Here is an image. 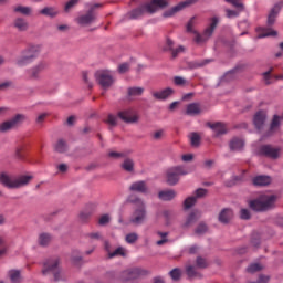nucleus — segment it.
I'll return each instance as SVG.
<instances>
[{"mask_svg":"<svg viewBox=\"0 0 283 283\" xmlns=\"http://www.w3.org/2000/svg\"><path fill=\"white\" fill-rule=\"evenodd\" d=\"M106 123L112 127H116L117 118L114 115H108Z\"/></svg>","mask_w":283,"mask_h":283,"instance_id":"obj_57","label":"nucleus"},{"mask_svg":"<svg viewBox=\"0 0 283 283\" xmlns=\"http://www.w3.org/2000/svg\"><path fill=\"white\" fill-rule=\"evenodd\" d=\"M14 128L11 119L0 124V132H10V129Z\"/></svg>","mask_w":283,"mask_h":283,"instance_id":"obj_41","label":"nucleus"},{"mask_svg":"<svg viewBox=\"0 0 283 283\" xmlns=\"http://www.w3.org/2000/svg\"><path fill=\"white\" fill-rule=\"evenodd\" d=\"M129 191H135L136 193H147L149 188L147 187V182L139 180L130 185Z\"/></svg>","mask_w":283,"mask_h":283,"instance_id":"obj_18","label":"nucleus"},{"mask_svg":"<svg viewBox=\"0 0 283 283\" xmlns=\"http://www.w3.org/2000/svg\"><path fill=\"white\" fill-rule=\"evenodd\" d=\"M103 4L101 3H95V4H86V8L88 10L86 13L81 14L75 19L77 25H82V28H87V25H92V23H95L97 13H96V8H102Z\"/></svg>","mask_w":283,"mask_h":283,"instance_id":"obj_5","label":"nucleus"},{"mask_svg":"<svg viewBox=\"0 0 283 283\" xmlns=\"http://www.w3.org/2000/svg\"><path fill=\"white\" fill-rule=\"evenodd\" d=\"M218 23H220V18L212 17L210 19L209 25L203 30L202 34L195 32L193 41L198 43V45L202 43H207L210 36H213V32H216V29L218 28Z\"/></svg>","mask_w":283,"mask_h":283,"instance_id":"obj_6","label":"nucleus"},{"mask_svg":"<svg viewBox=\"0 0 283 283\" xmlns=\"http://www.w3.org/2000/svg\"><path fill=\"white\" fill-rule=\"evenodd\" d=\"M9 277L11 282L18 283L21 280V272H19V270H11L9 272Z\"/></svg>","mask_w":283,"mask_h":283,"instance_id":"obj_36","label":"nucleus"},{"mask_svg":"<svg viewBox=\"0 0 283 283\" xmlns=\"http://www.w3.org/2000/svg\"><path fill=\"white\" fill-rule=\"evenodd\" d=\"M119 74H125L129 72V63H123L118 66Z\"/></svg>","mask_w":283,"mask_h":283,"instance_id":"obj_54","label":"nucleus"},{"mask_svg":"<svg viewBox=\"0 0 283 283\" xmlns=\"http://www.w3.org/2000/svg\"><path fill=\"white\" fill-rule=\"evenodd\" d=\"M91 217H92L91 212H81L80 213L81 222H87V220H90Z\"/></svg>","mask_w":283,"mask_h":283,"instance_id":"obj_58","label":"nucleus"},{"mask_svg":"<svg viewBox=\"0 0 283 283\" xmlns=\"http://www.w3.org/2000/svg\"><path fill=\"white\" fill-rule=\"evenodd\" d=\"M248 273H258V271H262V265L260 263H252L247 269Z\"/></svg>","mask_w":283,"mask_h":283,"instance_id":"obj_44","label":"nucleus"},{"mask_svg":"<svg viewBox=\"0 0 283 283\" xmlns=\"http://www.w3.org/2000/svg\"><path fill=\"white\" fill-rule=\"evenodd\" d=\"M78 1L81 0H70L69 2H66L64 10L65 12H70V10H72V8H74L75 6H78Z\"/></svg>","mask_w":283,"mask_h":283,"instance_id":"obj_47","label":"nucleus"},{"mask_svg":"<svg viewBox=\"0 0 283 283\" xmlns=\"http://www.w3.org/2000/svg\"><path fill=\"white\" fill-rule=\"evenodd\" d=\"M118 117L124 123H138V115L134 114V109H125L118 113Z\"/></svg>","mask_w":283,"mask_h":283,"instance_id":"obj_16","label":"nucleus"},{"mask_svg":"<svg viewBox=\"0 0 283 283\" xmlns=\"http://www.w3.org/2000/svg\"><path fill=\"white\" fill-rule=\"evenodd\" d=\"M117 255H125V249L117 248L113 252L108 253V258H116Z\"/></svg>","mask_w":283,"mask_h":283,"instance_id":"obj_48","label":"nucleus"},{"mask_svg":"<svg viewBox=\"0 0 283 283\" xmlns=\"http://www.w3.org/2000/svg\"><path fill=\"white\" fill-rule=\"evenodd\" d=\"M165 134V130H157L153 134L154 140H160Z\"/></svg>","mask_w":283,"mask_h":283,"instance_id":"obj_61","label":"nucleus"},{"mask_svg":"<svg viewBox=\"0 0 283 283\" xmlns=\"http://www.w3.org/2000/svg\"><path fill=\"white\" fill-rule=\"evenodd\" d=\"M240 218L241 220H249L251 218V212L249 209H241Z\"/></svg>","mask_w":283,"mask_h":283,"instance_id":"obj_55","label":"nucleus"},{"mask_svg":"<svg viewBox=\"0 0 283 283\" xmlns=\"http://www.w3.org/2000/svg\"><path fill=\"white\" fill-rule=\"evenodd\" d=\"M272 72H273V69L263 73V78H264L266 85H271V73Z\"/></svg>","mask_w":283,"mask_h":283,"instance_id":"obj_59","label":"nucleus"},{"mask_svg":"<svg viewBox=\"0 0 283 283\" xmlns=\"http://www.w3.org/2000/svg\"><path fill=\"white\" fill-rule=\"evenodd\" d=\"M144 92H145V88L143 87H138V86L129 87L127 90V98L128 101H135L136 98H138V96H143Z\"/></svg>","mask_w":283,"mask_h":283,"instance_id":"obj_21","label":"nucleus"},{"mask_svg":"<svg viewBox=\"0 0 283 283\" xmlns=\"http://www.w3.org/2000/svg\"><path fill=\"white\" fill-rule=\"evenodd\" d=\"M157 234L159 235V238H161V240L156 242L157 247H163V244H167L168 240H167V235H169V233L167 232H157Z\"/></svg>","mask_w":283,"mask_h":283,"instance_id":"obj_39","label":"nucleus"},{"mask_svg":"<svg viewBox=\"0 0 283 283\" xmlns=\"http://www.w3.org/2000/svg\"><path fill=\"white\" fill-rule=\"evenodd\" d=\"M59 264H60L59 258L46 260L42 269L43 275L53 273L55 282H61L65 280V276H63V272L59 270Z\"/></svg>","mask_w":283,"mask_h":283,"instance_id":"obj_7","label":"nucleus"},{"mask_svg":"<svg viewBox=\"0 0 283 283\" xmlns=\"http://www.w3.org/2000/svg\"><path fill=\"white\" fill-rule=\"evenodd\" d=\"M169 3L167 0H153L151 2L144 4L137 9L132 10L128 13L129 19H140L145 12H148L149 14H154L158 8H167Z\"/></svg>","mask_w":283,"mask_h":283,"instance_id":"obj_2","label":"nucleus"},{"mask_svg":"<svg viewBox=\"0 0 283 283\" xmlns=\"http://www.w3.org/2000/svg\"><path fill=\"white\" fill-rule=\"evenodd\" d=\"M259 154L265 158H271V160H277L280 154H282V148L273 147L272 145H262L259 148Z\"/></svg>","mask_w":283,"mask_h":283,"instance_id":"obj_11","label":"nucleus"},{"mask_svg":"<svg viewBox=\"0 0 283 283\" xmlns=\"http://www.w3.org/2000/svg\"><path fill=\"white\" fill-rule=\"evenodd\" d=\"M242 147H244V140H242L240 138H233L230 142L231 151H240V150H242Z\"/></svg>","mask_w":283,"mask_h":283,"instance_id":"obj_29","label":"nucleus"},{"mask_svg":"<svg viewBox=\"0 0 283 283\" xmlns=\"http://www.w3.org/2000/svg\"><path fill=\"white\" fill-rule=\"evenodd\" d=\"M32 180V176L22 175L20 177H12L6 172L0 174V182L3 187L8 189H21V187H25V185L30 184Z\"/></svg>","mask_w":283,"mask_h":283,"instance_id":"obj_3","label":"nucleus"},{"mask_svg":"<svg viewBox=\"0 0 283 283\" xmlns=\"http://www.w3.org/2000/svg\"><path fill=\"white\" fill-rule=\"evenodd\" d=\"M10 120L13 127H19V125H22V123H25V120H28V117L23 114H17Z\"/></svg>","mask_w":283,"mask_h":283,"instance_id":"obj_31","label":"nucleus"},{"mask_svg":"<svg viewBox=\"0 0 283 283\" xmlns=\"http://www.w3.org/2000/svg\"><path fill=\"white\" fill-rule=\"evenodd\" d=\"M210 129H213L217 136H222V134H227V126L220 122L214 124H209Z\"/></svg>","mask_w":283,"mask_h":283,"instance_id":"obj_25","label":"nucleus"},{"mask_svg":"<svg viewBox=\"0 0 283 283\" xmlns=\"http://www.w3.org/2000/svg\"><path fill=\"white\" fill-rule=\"evenodd\" d=\"M176 43L171 39H167L165 45L163 46L164 52H171V57L177 59L178 54L185 52V46L179 45L175 48Z\"/></svg>","mask_w":283,"mask_h":283,"instance_id":"obj_12","label":"nucleus"},{"mask_svg":"<svg viewBox=\"0 0 283 283\" xmlns=\"http://www.w3.org/2000/svg\"><path fill=\"white\" fill-rule=\"evenodd\" d=\"M122 169L124 171H127V174H133L134 171V159L132 158H125L124 161L120 165Z\"/></svg>","mask_w":283,"mask_h":283,"instance_id":"obj_30","label":"nucleus"},{"mask_svg":"<svg viewBox=\"0 0 283 283\" xmlns=\"http://www.w3.org/2000/svg\"><path fill=\"white\" fill-rule=\"evenodd\" d=\"M266 123V112L259 111L253 117V124L259 134L264 136V124Z\"/></svg>","mask_w":283,"mask_h":283,"instance_id":"obj_13","label":"nucleus"},{"mask_svg":"<svg viewBox=\"0 0 283 283\" xmlns=\"http://www.w3.org/2000/svg\"><path fill=\"white\" fill-rule=\"evenodd\" d=\"M232 219H233V210L229 208H224L219 213V222H221V224H229V222H231Z\"/></svg>","mask_w":283,"mask_h":283,"instance_id":"obj_19","label":"nucleus"},{"mask_svg":"<svg viewBox=\"0 0 283 283\" xmlns=\"http://www.w3.org/2000/svg\"><path fill=\"white\" fill-rule=\"evenodd\" d=\"M82 78H83L84 83H86V85H88V87H92V84L90 82V73L84 71L82 73Z\"/></svg>","mask_w":283,"mask_h":283,"instance_id":"obj_60","label":"nucleus"},{"mask_svg":"<svg viewBox=\"0 0 283 283\" xmlns=\"http://www.w3.org/2000/svg\"><path fill=\"white\" fill-rule=\"evenodd\" d=\"M140 275H145V271L140 268H135L123 271L119 277L123 282H128V280H136V277H140Z\"/></svg>","mask_w":283,"mask_h":283,"instance_id":"obj_14","label":"nucleus"},{"mask_svg":"<svg viewBox=\"0 0 283 283\" xmlns=\"http://www.w3.org/2000/svg\"><path fill=\"white\" fill-rule=\"evenodd\" d=\"M40 14H43L44 17H56V14H59V11H56L52 7H46L40 11Z\"/></svg>","mask_w":283,"mask_h":283,"instance_id":"obj_34","label":"nucleus"},{"mask_svg":"<svg viewBox=\"0 0 283 283\" xmlns=\"http://www.w3.org/2000/svg\"><path fill=\"white\" fill-rule=\"evenodd\" d=\"M158 198L159 200L168 202L169 200H174L176 198V192L175 190H163L159 191Z\"/></svg>","mask_w":283,"mask_h":283,"instance_id":"obj_26","label":"nucleus"},{"mask_svg":"<svg viewBox=\"0 0 283 283\" xmlns=\"http://www.w3.org/2000/svg\"><path fill=\"white\" fill-rule=\"evenodd\" d=\"M55 151L59 154H65L67 151V144L63 139H59L54 146Z\"/></svg>","mask_w":283,"mask_h":283,"instance_id":"obj_33","label":"nucleus"},{"mask_svg":"<svg viewBox=\"0 0 283 283\" xmlns=\"http://www.w3.org/2000/svg\"><path fill=\"white\" fill-rule=\"evenodd\" d=\"M254 187H266L271 182V177L266 175H260L252 179Z\"/></svg>","mask_w":283,"mask_h":283,"instance_id":"obj_22","label":"nucleus"},{"mask_svg":"<svg viewBox=\"0 0 283 283\" xmlns=\"http://www.w3.org/2000/svg\"><path fill=\"white\" fill-rule=\"evenodd\" d=\"M174 83H175V85L180 87L182 85H187V80H185V77H182V76H175Z\"/></svg>","mask_w":283,"mask_h":283,"instance_id":"obj_49","label":"nucleus"},{"mask_svg":"<svg viewBox=\"0 0 283 283\" xmlns=\"http://www.w3.org/2000/svg\"><path fill=\"white\" fill-rule=\"evenodd\" d=\"M88 240H103L101 232H91L87 234Z\"/></svg>","mask_w":283,"mask_h":283,"instance_id":"obj_50","label":"nucleus"},{"mask_svg":"<svg viewBox=\"0 0 283 283\" xmlns=\"http://www.w3.org/2000/svg\"><path fill=\"white\" fill-rule=\"evenodd\" d=\"M206 196H207V189H205V188L197 189L196 197H188L184 201L185 209H191V207H193V205H196L197 198H205Z\"/></svg>","mask_w":283,"mask_h":283,"instance_id":"obj_15","label":"nucleus"},{"mask_svg":"<svg viewBox=\"0 0 283 283\" xmlns=\"http://www.w3.org/2000/svg\"><path fill=\"white\" fill-rule=\"evenodd\" d=\"M200 218L199 211H192L186 219V221L182 224L184 229H189L191 224H195V222Z\"/></svg>","mask_w":283,"mask_h":283,"instance_id":"obj_23","label":"nucleus"},{"mask_svg":"<svg viewBox=\"0 0 283 283\" xmlns=\"http://www.w3.org/2000/svg\"><path fill=\"white\" fill-rule=\"evenodd\" d=\"M195 233L197 235H202L205 233H207V224L205 223H199L198 227L195 230Z\"/></svg>","mask_w":283,"mask_h":283,"instance_id":"obj_45","label":"nucleus"},{"mask_svg":"<svg viewBox=\"0 0 283 283\" xmlns=\"http://www.w3.org/2000/svg\"><path fill=\"white\" fill-rule=\"evenodd\" d=\"M172 94H174V88L167 87L165 90L154 92L153 96L154 98H156V101H167V98H169V96H171Z\"/></svg>","mask_w":283,"mask_h":283,"instance_id":"obj_20","label":"nucleus"},{"mask_svg":"<svg viewBox=\"0 0 283 283\" xmlns=\"http://www.w3.org/2000/svg\"><path fill=\"white\" fill-rule=\"evenodd\" d=\"M276 197L274 195H262L258 199L250 201L249 207L253 211H269L275 207Z\"/></svg>","mask_w":283,"mask_h":283,"instance_id":"obj_4","label":"nucleus"},{"mask_svg":"<svg viewBox=\"0 0 283 283\" xmlns=\"http://www.w3.org/2000/svg\"><path fill=\"white\" fill-rule=\"evenodd\" d=\"M127 244H134L138 241V234L136 232L128 233L125 238Z\"/></svg>","mask_w":283,"mask_h":283,"instance_id":"obj_42","label":"nucleus"},{"mask_svg":"<svg viewBox=\"0 0 283 283\" xmlns=\"http://www.w3.org/2000/svg\"><path fill=\"white\" fill-rule=\"evenodd\" d=\"M41 54V46L40 45H32L29 46L24 52L23 55L18 59L17 65L23 67V65H28V63H32L33 59H36Z\"/></svg>","mask_w":283,"mask_h":283,"instance_id":"obj_8","label":"nucleus"},{"mask_svg":"<svg viewBox=\"0 0 283 283\" xmlns=\"http://www.w3.org/2000/svg\"><path fill=\"white\" fill-rule=\"evenodd\" d=\"M108 222H109V214H103L98 220V224H101V227H105V224H108Z\"/></svg>","mask_w":283,"mask_h":283,"instance_id":"obj_53","label":"nucleus"},{"mask_svg":"<svg viewBox=\"0 0 283 283\" xmlns=\"http://www.w3.org/2000/svg\"><path fill=\"white\" fill-rule=\"evenodd\" d=\"M186 273H187L188 277H198V276H200V274L198 272H196V268H193V265H188L186 268Z\"/></svg>","mask_w":283,"mask_h":283,"instance_id":"obj_43","label":"nucleus"},{"mask_svg":"<svg viewBox=\"0 0 283 283\" xmlns=\"http://www.w3.org/2000/svg\"><path fill=\"white\" fill-rule=\"evenodd\" d=\"M189 174L185 167L177 166L168 169L167 171V182L170 186L178 185V180H180V176H187Z\"/></svg>","mask_w":283,"mask_h":283,"instance_id":"obj_10","label":"nucleus"},{"mask_svg":"<svg viewBox=\"0 0 283 283\" xmlns=\"http://www.w3.org/2000/svg\"><path fill=\"white\" fill-rule=\"evenodd\" d=\"M52 242V235L50 233H41L39 235V244L40 247H48Z\"/></svg>","mask_w":283,"mask_h":283,"instance_id":"obj_32","label":"nucleus"},{"mask_svg":"<svg viewBox=\"0 0 283 283\" xmlns=\"http://www.w3.org/2000/svg\"><path fill=\"white\" fill-rule=\"evenodd\" d=\"M234 8H239L240 10H244V4L240 2V0H234L233 2H230Z\"/></svg>","mask_w":283,"mask_h":283,"instance_id":"obj_63","label":"nucleus"},{"mask_svg":"<svg viewBox=\"0 0 283 283\" xmlns=\"http://www.w3.org/2000/svg\"><path fill=\"white\" fill-rule=\"evenodd\" d=\"M48 67V63L45 62H39L35 66L31 67L28 71L29 78H39V74L43 72Z\"/></svg>","mask_w":283,"mask_h":283,"instance_id":"obj_17","label":"nucleus"},{"mask_svg":"<svg viewBox=\"0 0 283 283\" xmlns=\"http://www.w3.org/2000/svg\"><path fill=\"white\" fill-rule=\"evenodd\" d=\"M190 143L192 147H198V145H200V135H198V133H192L190 135Z\"/></svg>","mask_w":283,"mask_h":283,"instance_id":"obj_40","label":"nucleus"},{"mask_svg":"<svg viewBox=\"0 0 283 283\" xmlns=\"http://www.w3.org/2000/svg\"><path fill=\"white\" fill-rule=\"evenodd\" d=\"M128 202L130 205H135L137 208L134 210L133 214L129 218V222L132 224H143L145 222V218H147V210L145 208V201L143 199L130 195L128 197Z\"/></svg>","mask_w":283,"mask_h":283,"instance_id":"obj_1","label":"nucleus"},{"mask_svg":"<svg viewBox=\"0 0 283 283\" xmlns=\"http://www.w3.org/2000/svg\"><path fill=\"white\" fill-rule=\"evenodd\" d=\"M197 266L199 269H207V266H208L207 260L202 259V256H198L197 258Z\"/></svg>","mask_w":283,"mask_h":283,"instance_id":"obj_51","label":"nucleus"},{"mask_svg":"<svg viewBox=\"0 0 283 283\" xmlns=\"http://www.w3.org/2000/svg\"><path fill=\"white\" fill-rule=\"evenodd\" d=\"M95 81L103 90H107L114 85V75L109 71H97L95 73Z\"/></svg>","mask_w":283,"mask_h":283,"instance_id":"obj_9","label":"nucleus"},{"mask_svg":"<svg viewBox=\"0 0 283 283\" xmlns=\"http://www.w3.org/2000/svg\"><path fill=\"white\" fill-rule=\"evenodd\" d=\"M198 0H186L184 2L179 3V7L181 8V10H185V8H188V6H193V3H196Z\"/></svg>","mask_w":283,"mask_h":283,"instance_id":"obj_56","label":"nucleus"},{"mask_svg":"<svg viewBox=\"0 0 283 283\" xmlns=\"http://www.w3.org/2000/svg\"><path fill=\"white\" fill-rule=\"evenodd\" d=\"M201 112L202 109L198 103H191L186 108L187 116H198Z\"/></svg>","mask_w":283,"mask_h":283,"instance_id":"obj_24","label":"nucleus"},{"mask_svg":"<svg viewBox=\"0 0 283 283\" xmlns=\"http://www.w3.org/2000/svg\"><path fill=\"white\" fill-rule=\"evenodd\" d=\"M180 10H182L180 4H177L171 9H169L168 11L164 12L163 17L165 18L174 17V14H176V12H180Z\"/></svg>","mask_w":283,"mask_h":283,"instance_id":"obj_37","label":"nucleus"},{"mask_svg":"<svg viewBox=\"0 0 283 283\" xmlns=\"http://www.w3.org/2000/svg\"><path fill=\"white\" fill-rule=\"evenodd\" d=\"M169 275H170L171 280H175V282H176V281L180 280V277L182 275V271H180V269H178V268H175L174 270H171L169 272Z\"/></svg>","mask_w":283,"mask_h":283,"instance_id":"obj_38","label":"nucleus"},{"mask_svg":"<svg viewBox=\"0 0 283 283\" xmlns=\"http://www.w3.org/2000/svg\"><path fill=\"white\" fill-rule=\"evenodd\" d=\"M226 12H227L228 19H233V17H239L240 14L238 11L231 10V9H228Z\"/></svg>","mask_w":283,"mask_h":283,"instance_id":"obj_62","label":"nucleus"},{"mask_svg":"<svg viewBox=\"0 0 283 283\" xmlns=\"http://www.w3.org/2000/svg\"><path fill=\"white\" fill-rule=\"evenodd\" d=\"M14 12H19L20 14L28 17L32 12V9L30 7L18 6L14 8Z\"/></svg>","mask_w":283,"mask_h":283,"instance_id":"obj_35","label":"nucleus"},{"mask_svg":"<svg viewBox=\"0 0 283 283\" xmlns=\"http://www.w3.org/2000/svg\"><path fill=\"white\" fill-rule=\"evenodd\" d=\"M13 27L19 30V32H25L28 30L29 24L28 21L23 18H18L13 21Z\"/></svg>","mask_w":283,"mask_h":283,"instance_id":"obj_28","label":"nucleus"},{"mask_svg":"<svg viewBox=\"0 0 283 283\" xmlns=\"http://www.w3.org/2000/svg\"><path fill=\"white\" fill-rule=\"evenodd\" d=\"M0 258L1 255H4L6 251H8V248H6V239L3 237H0Z\"/></svg>","mask_w":283,"mask_h":283,"instance_id":"obj_52","label":"nucleus"},{"mask_svg":"<svg viewBox=\"0 0 283 283\" xmlns=\"http://www.w3.org/2000/svg\"><path fill=\"white\" fill-rule=\"evenodd\" d=\"M125 156H127L125 153H118V151H109L108 153V158H114L115 160L125 158Z\"/></svg>","mask_w":283,"mask_h":283,"instance_id":"obj_46","label":"nucleus"},{"mask_svg":"<svg viewBox=\"0 0 283 283\" xmlns=\"http://www.w3.org/2000/svg\"><path fill=\"white\" fill-rule=\"evenodd\" d=\"M266 36H277V31L271 28L259 29L258 39H266Z\"/></svg>","mask_w":283,"mask_h":283,"instance_id":"obj_27","label":"nucleus"},{"mask_svg":"<svg viewBox=\"0 0 283 283\" xmlns=\"http://www.w3.org/2000/svg\"><path fill=\"white\" fill-rule=\"evenodd\" d=\"M10 87H12V82L10 81H7L0 84V90H8Z\"/></svg>","mask_w":283,"mask_h":283,"instance_id":"obj_64","label":"nucleus"}]
</instances>
